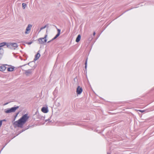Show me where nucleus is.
<instances>
[{
	"label": "nucleus",
	"instance_id": "obj_1",
	"mask_svg": "<svg viewBox=\"0 0 154 154\" xmlns=\"http://www.w3.org/2000/svg\"><path fill=\"white\" fill-rule=\"evenodd\" d=\"M29 118V116H28V114H26L18 120L15 122L14 123V125L18 127H21Z\"/></svg>",
	"mask_w": 154,
	"mask_h": 154
},
{
	"label": "nucleus",
	"instance_id": "obj_2",
	"mask_svg": "<svg viewBox=\"0 0 154 154\" xmlns=\"http://www.w3.org/2000/svg\"><path fill=\"white\" fill-rule=\"evenodd\" d=\"M19 108V106H15L14 107H12L11 108H8L5 109V112L6 113L14 112L17 109Z\"/></svg>",
	"mask_w": 154,
	"mask_h": 154
},
{
	"label": "nucleus",
	"instance_id": "obj_3",
	"mask_svg": "<svg viewBox=\"0 0 154 154\" xmlns=\"http://www.w3.org/2000/svg\"><path fill=\"white\" fill-rule=\"evenodd\" d=\"M7 46L10 49L15 50L18 47V45L16 43H7Z\"/></svg>",
	"mask_w": 154,
	"mask_h": 154
},
{
	"label": "nucleus",
	"instance_id": "obj_4",
	"mask_svg": "<svg viewBox=\"0 0 154 154\" xmlns=\"http://www.w3.org/2000/svg\"><path fill=\"white\" fill-rule=\"evenodd\" d=\"M34 70V69H31L27 70H24V73L26 76H28L32 75V74Z\"/></svg>",
	"mask_w": 154,
	"mask_h": 154
},
{
	"label": "nucleus",
	"instance_id": "obj_5",
	"mask_svg": "<svg viewBox=\"0 0 154 154\" xmlns=\"http://www.w3.org/2000/svg\"><path fill=\"white\" fill-rule=\"evenodd\" d=\"M47 36V35H45L44 37L43 38H39L38 41L39 42V43L40 44H43L44 43V42H45L47 41L46 37Z\"/></svg>",
	"mask_w": 154,
	"mask_h": 154
},
{
	"label": "nucleus",
	"instance_id": "obj_6",
	"mask_svg": "<svg viewBox=\"0 0 154 154\" xmlns=\"http://www.w3.org/2000/svg\"><path fill=\"white\" fill-rule=\"evenodd\" d=\"M82 87H80V86H78L76 89V93L77 94H81L82 91Z\"/></svg>",
	"mask_w": 154,
	"mask_h": 154
},
{
	"label": "nucleus",
	"instance_id": "obj_7",
	"mask_svg": "<svg viewBox=\"0 0 154 154\" xmlns=\"http://www.w3.org/2000/svg\"><path fill=\"white\" fill-rule=\"evenodd\" d=\"M32 27V25L31 24H29L27 27L26 31L25 32V34H28L29 33V31L30 30L31 28Z\"/></svg>",
	"mask_w": 154,
	"mask_h": 154
},
{
	"label": "nucleus",
	"instance_id": "obj_8",
	"mask_svg": "<svg viewBox=\"0 0 154 154\" xmlns=\"http://www.w3.org/2000/svg\"><path fill=\"white\" fill-rule=\"evenodd\" d=\"M41 111L44 113H46L48 112V107H43L42 108Z\"/></svg>",
	"mask_w": 154,
	"mask_h": 154
},
{
	"label": "nucleus",
	"instance_id": "obj_9",
	"mask_svg": "<svg viewBox=\"0 0 154 154\" xmlns=\"http://www.w3.org/2000/svg\"><path fill=\"white\" fill-rule=\"evenodd\" d=\"M6 67L4 65H2L0 66V71H3L6 69Z\"/></svg>",
	"mask_w": 154,
	"mask_h": 154
},
{
	"label": "nucleus",
	"instance_id": "obj_10",
	"mask_svg": "<svg viewBox=\"0 0 154 154\" xmlns=\"http://www.w3.org/2000/svg\"><path fill=\"white\" fill-rule=\"evenodd\" d=\"M3 53V49H0V60L2 58Z\"/></svg>",
	"mask_w": 154,
	"mask_h": 154
},
{
	"label": "nucleus",
	"instance_id": "obj_11",
	"mask_svg": "<svg viewBox=\"0 0 154 154\" xmlns=\"http://www.w3.org/2000/svg\"><path fill=\"white\" fill-rule=\"evenodd\" d=\"M81 38V35H79L76 38V42H78L80 41Z\"/></svg>",
	"mask_w": 154,
	"mask_h": 154
},
{
	"label": "nucleus",
	"instance_id": "obj_12",
	"mask_svg": "<svg viewBox=\"0 0 154 154\" xmlns=\"http://www.w3.org/2000/svg\"><path fill=\"white\" fill-rule=\"evenodd\" d=\"M40 56V54L39 53H38L35 55V57L34 59V60H36L39 58Z\"/></svg>",
	"mask_w": 154,
	"mask_h": 154
},
{
	"label": "nucleus",
	"instance_id": "obj_13",
	"mask_svg": "<svg viewBox=\"0 0 154 154\" xmlns=\"http://www.w3.org/2000/svg\"><path fill=\"white\" fill-rule=\"evenodd\" d=\"M7 44H6L5 42H3L0 43V49H2L1 47H3V46L6 45Z\"/></svg>",
	"mask_w": 154,
	"mask_h": 154
},
{
	"label": "nucleus",
	"instance_id": "obj_14",
	"mask_svg": "<svg viewBox=\"0 0 154 154\" xmlns=\"http://www.w3.org/2000/svg\"><path fill=\"white\" fill-rule=\"evenodd\" d=\"M14 69V67H8L7 69V70L8 71H13Z\"/></svg>",
	"mask_w": 154,
	"mask_h": 154
},
{
	"label": "nucleus",
	"instance_id": "obj_15",
	"mask_svg": "<svg viewBox=\"0 0 154 154\" xmlns=\"http://www.w3.org/2000/svg\"><path fill=\"white\" fill-rule=\"evenodd\" d=\"M94 38V35H91L90 37L88 38V40L89 41H91L93 38Z\"/></svg>",
	"mask_w": 154,
	"mask_h": 154
},
{
	"label": "nucleus",
	"instance_id": "obj_16",
	"mask_svg": "<svg viewBox=\"0 0 154 154\" xmlns=\"http://www.w3.org/2000/svg\"><path fill=\"white\" fill-rule=\"evenodd\" d=\"M48 24L44 26L41 27L40 28V30L45 29V28L46 27H47L48 28Z\"/></svg>",
	"mask_w": 154,
	"mask_h": 154
},
{
	"label": "nucleus",
	"instance_id": "obj_17",
	"mask_svg": "<svg viewBox=\"0 0 154 154\" xmlns=\"http://www.w3.org/2000/svg\"><path fill=\"white\" fill-rule=\"evenodd\" d=\"M60 35H58L57 34L55 35V36L52 39L51 41H53L55 39H56L57 37H58Z\"/></svg>",
	"mask_w": 154,
	"mask_h": 154
},
{
	"label": "nucleus",
	"instance_id": "obj_18",
	"mask_svg": "<svg viewBox=\"0 0 154 154\" xmlns=\"http://www.w3.org/2000/svg\"><path fill=\"white\" fill-rule=\"evenodd\" d=\"M64 123H65V125H72L73 124H73V123H67V122H65ZM74 125H77V124H74Z\"/></svg>",
	"mask_w": 154,
	"mask_h": 154
},
{
	"label": "nucleus",
	"instance_id": "obj_19",
	"mask_svg": "<svg viewBox=\"0 0 154 154\" xmlns=\"http://www.w3.org/2000/svg\"><path fill=\"white\" fill-rule=\"evenodd\" d=\"M22 5L23 8V9H24L26 7V4H25V3H23L22 4Z\"/></svg>",
	"mask_w": 154,
	"mask_h": 154
},
{
	"label": "nucleus",
	"instance_id": "obj_20",
	"mask_svg": "<svg viewBox=\"0 0 154 154\" xmlns=\"http://www.w3.org/2000/svg\"><path fill=\"white\" fill-rule=\"evenodd\" d=\"M87 60H88V58H87L86 60V61L85 62V69H87Z\"/></svg>",
	"mask_w": 154,
	"mask_h": 154
},
{
	"label": "nucleus",
	"instance_id": "obj_21",
	"mask_svg": "<svg viewBox=\"0 0 154 154\" xmlns=\"http://www.w3.org/2000/svg\"><path fill=\"white\" fill-rule=\"evenodd\" d=\"M57 31H58V33H57L58 35H60V32L61 31L60 29L57 28Z\"/></svg>",
	"mask_w": 154,
	"mask_h": 154
},
{
	"label": "nucleus",
	"instance_id": "obj_22",
	"mask_svg": "<svg viewBox=\"0 0 154 154\" xmlns=\"http://www.w3.org/2000/svg\"><path fill=\"white\" fill-rule=\"evenodd\" d=\"M32 63L33 64H35V62H34L33 61H32V62H29V63H28V64L29 65L31 66L30 64L31 63Z\"/></svg>",
	"mask_w": 154,
	"mask_h": 154
},
{
	"label": "nucleus",
	"instance_id": "obj_23",
	"mask_svg": "<svg viewBox=\"0 0 154 154\" xmlns=\"http://www.w3.org/2000/svg\"><path fill=\"white\" fill-rule=\"evenodd\" d=\"M2 120H0V127H1L2 125Z\"/></svg>",
	"mask_w": 154,
	"mask_h": 154
},
{
	"label": "nucleus",
	"instance_id": "obj_24",
	"mask_svg": "<svg viewBox=\"0 0 154 154\" xmlns=\"http://www.w3.org/2000/svg\"><path fill=\"white\" fill-rule=\"evenodd\" d=\"M95 32H94L93 33V35H94V36L95 35Z\"/></svg>",
	"mask_w": 154,
	"mask_h": 154
},
{
	"label": "nucleus",
	"instance_id": "obj_25",
	"mask_svg": "<svg viewBox=\"0 0 154 154\" xmlns=\"http://www.w3.org/2000/svg\"><path fill=\"white\" fill-rule=\"evenodd\" d=\"M140 112H144V110H140Z\"/></svg>",
	"mask_w": 154,
	"mask_h": 154
},
{
	"label": "nucleus",
	"instance_id": "obj_26",
	"mask_svg": "<svg viewBox=\"0 0 154 154\" xmlns=\"http://www.w3.org/2000/svg\"><path fill=\"white\" fill-rule=\"evenodd\" d=\"M32 42H29L28 43V44L30 45V44H32Z\"/></svg>",
	"mask_w": 154,
	"mask_h": 154
},
{
	"label": "nucleus",
	"instance_id": "obj_27",
	"mask_svg": "<svg viewBox=\"0 0 154 154\" xmlns=\"http://www.w3.org/2000/svg\"><path fill=\"white\" fill-rule=\"evenodd\" d=\"M19 112H17V113L16 115V116H17V115L19 114Z\"/></svg>",
	"mask_w": 154,
	"mask_h": 154
},
{
	"label": "nucleus",
	"instance_id": "obj_28",
	"mask_svg": "<svg viewBox=\"0 0 154 154\" xmlns=\"http://www.w3.org/2000/svg\"><path fill=\"white\" fill-rule=\"evenodd\" d=\"M49 119H46L45 120V122H47V121H49Z\"/></svg>",
	"mask_w": 154,
	"mask_h": 154
},
{
	"label": "nucleus",
	"instance_id": "obj_29",
	"mask_svg": "<svg viewBox=\"0 0 154 154\" xmlns=\"http://www.w3.org/2000/svg\"><path fill=\"white\" fill-rule=\"evenodd\" d=\"M26 65V64H24V65H23V66H20V67H22V66H25Z\"/></svg>",
	"mask_w": 154,
	"mask_h": 154
},
{
	"label": "nucleus",
	"instance_id": "obj_30",
	"mask_svg": "<svg viewBox=\"0 0 154 154\" xmlns=\"http://www.w3.org/2000/svg\"><path fill=\"white\" fill-rule=\"evenodd\" d=\"M2 122L3 121H6V120L5 119H3V120H2Z\"/></svg>",
	"mask_w": 154,
	"mask_h": 154
},
{
	"label": "nucleus",
	"instance_id": "obj_31",
	"mask_svg": "<svg viewBox=\"0 0 154 154\" xmlns=\"http://www.w3.org/2000/svg\"><path fill=\"white\" fill-rule=\"evenodd\" d=\"M25 131V130H22V131H20V133L23 132V131Z\"/></svg>",
	"mask_w": 154,
	"mask_h": 154
},
{
	"label": "nucleus",
	"instance_id": "obj_32",
	"mask_svg": "<svg viewBox=\"0 0 154 154\" xmlns=\"http://www.w3.org/2000/svg\"><path fill=\"white\" fill-rule=\"evenodd\" d=\"M5 146H4V147H3L2 149L1 150H2L4 148V147Z\"/></svg>",
	"mask_w": 154,
	"mask_h": 154
},
{
	"label": "nucleus",
	"instance_id": "obj_33",
	"mask_svg": "<svg viewBox=\"0 0 154 154\" xmlns=\"http://www.w3.org/2000/svg\"><path fill=\"white\" fill-rule=\"evenodd\" d=\"M51 41H51H49L48 42V43L50 42Z\"/></svg>",
	"mask_w": 154,
	"mask_h": 154
},
{
	"label": "nucleus",
	"instance_id": "obj_34",
	"mask_svg": "<svg viewBox=\"0 0 154 154\" xmlns=\"http://www.w3.org/2000/svg\"><path fill=\"white\" fill-rule=\"evenodd\" d=\"M7 104H8V103H5V105Z\"/></svg>",
	"mask_w": 154,
	"mask_h": 154
},
{
	"label": "nucleus",
	"instance_id": "obj_35",
	"mask_svg": "<svg viewBox=\"0 0 154 154\" xmlns=\"http://www.w3.org/2000/svg\"><path fill=\"white\" fill-rule=\"evenodd\" d=\"M38 119H40V117H38Z\"/></svg>",
	"mask_w": 154,
	"mask_h": 154
},
{
	"label": "nucleus",
	"instance_id": "obj_36",
	"mask_svg": "<svg viewBox=\"0 0 154 154\" xmlns=\"http://www.w3.org/2000/svg\"><path fill=\"white\" fill-rule=\"evenodd\" d=\"M107 154H110V153H107Z\"/></svg>",
	"mask_w": 154,
	"mask_h": 154
},
{
	"label": "nucleus",
	"instance_id": "obj_37",
	"mask_svg": "<svg viewBox=\"0 0 154 154\" xmlns=\"http://www.w3.org/2000/svg\"><path fill=\"white\" fill-rule=\"evenodd\" d=\"M1 153V152H0V153Z\"/></svg>",
	"mask_w": 154,
	"mask_h": 154
}]
</instances>
